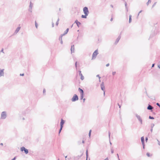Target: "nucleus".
Returning <instances> with one entry per match:
<instances>
[{
  "mask_svg": "<svg viewBox=\"0 0 160 160\" xmlns=\"http://www.w3.org/2000/svg\"><path fill=\"white\" fill-rule=\"evenodd\" d=\"M83 11L85 15H82V18H86L87 16H88L89 13V11L88 9V8L87 7H85L83 8Z\"/></svg>",
  "mask_w": 160,
  "mask_h": 160,
  "instance_id": "1",
  "label": "nucleus"
},
{
  "mask_svg": "<svg viewBox=\"0 0 160 160\" xmlns=\"http://www.w3.org/2000/svg\"><path fill=\"white\" fill-rule=\"evenodd\" d=\"M98 54V52L97 50H96L93 53L92 56V59H94L96 58Z\"/></svg>",
  "mask_w": 160,
  "mask_h": 160,
  "instance_id": "2",
  "label": "nucleus"
},
{
  "mask_svg": "<svg viewBox=\"0 0 160 160\" xmlns=\"http://www.w3.org/2000/svg\"><path fill=\"white\" fill-rule=\"evenodd\" d=\"M78 97L76 94H74L72 99V102H75L78 100Z\"/></svg>",
  "mask_w": 160,
  "mask_h": 160,
  "instance_id": "3",
  "label": "nucleus"
},
{
  "mask_svg": "<svg viewBox=\"0 0 160 160\" xmlns=\"http://www.w3.org/2000/svg\"><path fill=\"white\" fill-rule=\"evenodd\" d=\"M64 121L62 119H61V122H60L61 128H60V130H59V133L61 132V131L62 129V128L63 127V125L64 124Z\"/></svg>",
  "mask_w": 160,
  "mask_h": 160,
  "instance_id": "4",
  "label": "nucleus"
},
{
  "mask_svg": "<svg viewBox=\"0 0 160 160\" xmlns=\"http://www.w3.org/2000/svg\"><path fill=\"white\" fill-rule=\"evenodd\" d=\"M20 150L22 152H23L24 151V152L26 154H27L28 152V150L23 147L21 148Z\"/></svg>",
  "mask_w": 160,
  "mask_h": 160,
  "instance_id": "5",
  "label": "nucleus"
},
{
  "mask_svg": "<svg viewBox=\"0 0 160 160\" xmlns=\"http://www.w3.org/2000/svg\"><path fill=\"white\" fill-rule=\"evenodd\" d=\"M6 112H2L1 114V118L2 119H4L6 118Z\"/></svg>",
  "mask_w": 160,
  "mask_h": 160,
  "instance_id": "6",
  "label": "nucleus"
},
{
  "mask_svg": "<svg viewBox=\"0 0 160 160\" xmlns=\"http://www.w3.org/2000/svg\"><path fill=\"white\" fill-rule=\"evenodd\" d=\"M79 74L81 76V79L82 80H83L84 79V77L83 76L82 73L81 72V71H79Z\"/></svg>",
  "mask_w": 160,
  "mask_h": 160,
  "instance_id": "7",
  "label": "nucleus"
},
{
  "mask_svg": "<svg viewBox=\"0 0 160 160\" xmlns=\"http://www.w3.org/2000/svg\"><path fill=\"white\" fill-rule=\"evenodd\" d=\"M141 141H142V144L143 145V148H144V138L143 137H141Z\"/></svg>",
  "mask_w": 160,
  "mask_h": 160,
  "instance_id": "8",
  "label": "nucleus"
},
{
  "mask_svg": "<svg viewBox=\"0 0 160 160\" xmlns=\"http://www.w3.org/2000/svg\"><path fill=\"white\" fill-rule=\"evenodd\" d=\"M101 89L104 91L105 89V87L103 83H102L101 85Z\"/></svg>",
  "mask_w": 160,
  "mask_h": 160,
  "instance_id": "9",
  "label": "nucleus"
},
{
  "mask_svg": "<svg viewBox=\"0 0 160 160\" xmlns=\"http://www.w3.org/2000/svg\"><path fill=\"white\" fill-rule=\"evenodd\" d=\"M71 50V51L72 52H74V45L72 46Z\"/></svg>",
  "mask_w": 160,
  "mask_h": 160,
  "instance_id": "10",
  "label": "nucleus"
},
{
  "mask_svg": "<svg viewBox=\"0 0 160 160\" xmlns=\"http://www.w3.org/2000/svg\"><path fill=\"white\" fill-rule=\"evenodd\" d=\"M137 118L140 121L141 124H142V120L141 117L139 116H137Z\"/></svg>",
  "mask_w": 160,
  "mask_h": 160,
  "instance_id": "11",
  "label": "nucleus"
},
{
  "mask_svg": "<svg viewBox=\"0 0 160 160\" xmlns=\"http://www.w3.org/2000/svg\"><path fill=\"white\" fill-rule=\"evenodd\" d=\"M153 108L151 105H149L147 108V109L148 110H152L153 109Z\"/></svg>",
  "mask_w": 160,
  "mask_h": 160,
  "instance_id": "12",
  "label": "nucleus"
},
{
  "mask_svg": "<svg viewBox=\"0 0 160 160\" xmlns=\"http://www.w3.org/2000/svg\"><path fill=\"white\" fill-rule=\"evenodd\" d=\"M3 75V71L2 70H0V77Z\"/></svg>",
  "mask_w": 160,
  "mask_h": 160,
  "instance_id": "13",
  "label": "nucleus"
},
{
  "mask_svg": "<svg viewBox=\"0 0 160 160\" xmlns=\"http://www.w3.org/2000/svg\"><path fill=\"white\" fill-rule=\"evenodd\" d=\"M78 89H79V90L80 92L81 93V94H83V90L82 89H81L80 88H79Z\"/></svg>",
  "mask_w": 160,
  "mask_h": 160,
  "instance_id": "14",
  "label": "nucleus"
},
{
  "mask_svg": "<svg viewBox=\"0 0 160 160\" xmlns=\"http://www.w3.org/2000/svg\"><path fill=\"white\" fill-rule=\"evenodd\" d=\"M75 22L76 23L77 25L78 26L79 25H80V23L78 22L77 20L75 21Z\"/></svg>",
  "mask_w": 160,
  "mask_h": 160,
  "instance_id": "15",
  "label": "nucleus"
},
{
  "mask_svg": "<svg viewBox=\"0 0 160 160\" xmlns=\"http://www.w3.org/2000/svg\"><path fill=\"white\" fill-rule=\"evenodd\" d=\"M129 22L130 23L132 21V16L131 15H130L129 17Z\"/></svg>",
  "mask_w": 160,
  "mask_h": 160,
  "instance_id": "16",
  "label": "nucleus"
},
{
  "mask_svg": "<svg viewBox=\"0 0 160 160\" xmlns=\"http://www.w3.org/2000/svg\"><path fill=\"white\" fill-rule=\"evenodd\" d=\"M20 27H19L18 28H17V29H16V31H15V32H16V33L18 32L20 30Z\"/></svg>",
  "mask_w": 160,
  "mask_h": 160,
  "instance_id": "17",
  "label": "nucleus"
},
{
  "mask_svg": "<svg viewBox=\"0 0 160 160\" xmlns=\"http://www.w3.org/2000/svg\"><path fill=\"white\" fill-rule=\"evenodd\" d=\"M119 39H120V38H118L117 39L116 41L115 42V43L116 44L119 41Z\"/></svg>",
  "mask_w": 160,
  "mask_h": 160,
  "instance_id": "18",
  "label": "nucleus"
},
{
  "mask_svg": "<svg viewBox=\"0 0 160 160\" xmlns=\"http://www.w3.org/2000/svg\"><path fill=\"white\" fill-rule=\"evenodd\" d=\"M68 31H69V29L68 28H67L66 29V30L65 31V32L64 34H66L68 32Z\"/></svg>",
  "mask_w": 160,
  "mask_h": 160,
  "instance_id": "19",
  "label": "nucleus"
},
{
  "mask_svg": "<svg viewBox=\"0 0 160 160\" xmlns=\"http://www.w3.org/2000/svg\"><path fill=\"white\" fill-rule=\"evenodd\" d=\"M59 19H58L56 23V26H58V23H59Z\"/></svg>",
  "mask_w": 160,
  "mask_h": 160,
  "instance_id": "20",
  "label": "nucleus"
},
{
  "mask_svg": "<svg viewBox=\"0 0 160 160\" xmlns=\"http://www.w3.org/2000/svg\"><path fill=\"white\" fill-rule=\"evenodd\" d=\"M83 94H81V99H82L83 98Z\"/></svg>",
  "mask_w": 160,
  "mask_h": 160,
  "instance_id": "21",
  "label": "nucleus"
},
{
  "mask_svg": "<svg viewBox=\"0 0 160 160\" xmlns=\"http://www.w3.org/2000/svg\"><path fill=\"white\" fill-rule=\"evenodd\" d=\"M91 130H90L89 131V137H90L91 134Z\"/></svg>",
  "mask_w": 160,
  "mask_h": 160,
  "instance_id": "22",
  "label": "nucleus"
},
{
  "mask_svg": "<svg viewBox=\"0 0 160 160\" xmlns=\"http://www.w3.org/2000/svg\"><path fill=\"white\" fill-rule=\"evenodd\" d=\"M147 155L148 157H150V153H149V152H147Z\"/></svg>",
  "mask_w": 160,
  "mask_h": 160,
  "instance_id": "23",
  "label": "nucleus"
},
{
  "mask_svg": "<svg viewBox=\"0 0 160 160\" xmlns=\"http://www.w3.org/2000/svg\"><path fill=\"white\" fill-rule=\"evenodd\" d=\"M35 25L36 28H38V24L36 22H35Z\"/></svg>",
  "mask_w": 160,
  "mask_h": 160,
  "instance_id": "24",
  "label": "nucleus"
},
{
  "mask_svg": "<svg viewBox=\"0 0 160 160\" xmlns=\"http://www.w3.org/2000/svg\"><path fill=\"white\" fill-rule=\"evenodd\" d=\"M149 119H154V118H153V117H151V116H150L149 117Z\"/></svg>",
  "mask_w": 160,
  "mask_h": 160,
  "instance_id": "25",
  "label": "nucleus"
},
{
  "mask_svg": "<svg viewBox=\"0 0 160 160\" xmlns=\"http://www.w3.org/2000/svg\"><path fill=\"white\" fill-rule=\"evenodd\" d=\"M115 74H116V72H112L113 75H115Z\"/></svg>",
  "mask_w": 160,
  "mask_h": 160,
  "instance_id": "26",
  "label": "nucleus"
},
{
  "mask_svg": "<svg viewBox=\"0 0 160 160\" xmlns=\"http://www.w3.org/2000/svg\"><path fill=\"white\" fill-rule=\"evenodd\" d=\"M157 105L160 108V105L158 103H157Z\"/></svg>",
  "mask_w": 160,
  "mask_h": 160,
  "instance_id": "27",
  "label": "nucleus"
},
{
  "mask_svg": "<svg viewBox=\"0 0 160 160\" xmlns=\"http://www.w3.org/2000/svg\"><path fill=\"white\" fill-rule=\"evenodd\" d=\"M109 65V63H108L106 65V66L107 67H108Z\"/></svg>",
  "mask_w": 160,
  "mask_h": 160,
  "instance_id": "28",
  "label": "nucleus"
},
{
  "mask_svg": "<svg viewBox=\"0 0 160 160\" xmlns=\"http://www.w3.org/2000/svg\"><path fill=\"white\" fill-rule=\"evenodd\" d=\"M20 76H23L24 75V74L23 73L22 74H20Z\"/></svg>",
  "mask_w": 160,
  "mask_h": 160,
  "instance_id": "29",
  "label": "nucleus"
},
{
  "mask_svg": "<svg viewBox=\"0 0 160 160\" xmlns=\"http://www.w3.org/2000/svg\"><path fill=\"white\" fill-rule=\"evenodd\" d=\"M1 52L3 53V49H2V50H1Z\"/></svg>",
  "mask_w": 160,
  "mask_h": 160,
  "instance_id": "30",
  "label": "nucleus"
},
{
  "mask_svg": "<svg viewBox=\"0 0 160 160\" xmlns=\"http://www.w3.org/2000/svg\"><path fill=\"white\" fill-rule=\"evenodd\" d=\"M112 20H113V18H111V19L110 20H111V21H112Z\"/></svg>",
  "mask_w": 160,
  "mask_h": 160,
  "instance_id": "31",
  "label": "nucleus"
},
{
  "mask_svg": "<svg viewBox=\"0 0 160 160\" xmlns=\"http://www.w3.org/2000/svg\"><path fill=\"white\" fill-rule=\"evenodd\" d=\"M158 144L160 145V142L159 141H158Z\"/></svg>",
  "mask_w": 160,
  "mask_h": 160,
  "instance_id": "32",
  "label": "nucleus"
},
{
  "mask_svg": "<svg viewBox=\"0 0 160 160\" xmlns=\"http://www.w3.org/2000/svg\"><path fill=\"white\" fill-rule=\"evenodd\" d=\"M15 158H13L12 160H15Z\"/></svg>",
  "mask_w": 160,
  "mask_h": 160,
  "instance_id": "33",
  "label": "nucleus"
},
{
  "mask_svg": "<svg viewBox=\"0 0 160 160\" xmlns=\"http://www.w3.org/2000/svg\"><path fill=\"white\" fill-rule=\"evenodd\" d=\"M158 67L160 68V65L158 66Z\"/></svg>",
  "mask_w": 160,
  "mask_h": 160,
  "instance_id": "34",
  "label": "nucleus"
},
{
  "mask_svg": "<svg viewBox=\"0 0 160 160\" xmlns=\"http://www.w3.org/2000/svg\"><path fill=\"white\" fill-rule=\"evenodd\" d=\"M154 64H153L152 65V67H153L154 66Z\"/></svg>",
  "mask_w": 160,
  "mask_h": 160,
  "instance_id": "35",
  "label": "nucleus"
},
{
  "mask_svg": "<svg viewBox=\"0 0 160 160\" xmlns=\"http://www.w3.org/2000/svg\"><path fill=\"white\" fill-rule=\"evenodd\" d=\"M146 141H147V140H148V138H146Z\"/></svg>",
  "mask_w": 160,
  "mask_h": 160,
  "instance_id": "36",
  "label": "nucleus"
},
{
  "mask_svg": "<svg viewBox=\"0 0 160 160\" xmlns=\"http://www.w3.org/2000/svg\"><path fill=\"white\" fill-rule=\"evenodd\" d=\"M77 62H76V63H75V64H76V67H77Z\"/></svg>",
  "mask_w": 160,
  "mask_h": 160,
  "instance_id": "37",
  "label": "nucleus"
},
{
  "mask_svg": "<svg viewBox=\"0 0 160 160\" xmlns=\"http://www.w3.org/2000/svg\"><path fill=\"white\" fill-rule=\"evenodd\" d=\"M84 141L83 140V141H82V143H84Z\"/></svg>",
  "mask_w": 160,
  "mask_h": 160,
  "instance_id": "38",
  "label": "nucleus"
},
{
  "mask_svg": "<svg viewBox=\"0 0 160 160\" xmlns=\"http://www.w3.org/2000/svg\"><path fill=\"white\" fill-rule=\"evenodd\" d=\"M52 27H54V25H53V23L52 24Z\"/></svg>",
  "mask_w": 160,
  "mask_h": 160,
  "instance_id": "39",
  "label": "nucleus"
},
{
  "mask_svg": "<svg viewBox=\"0 0 160 160\" xmlns=\"http://www.w3.org/2000/svg\"><path fill=\"white\" fill-rule=\"evenodd\" d=\"M0 145H3V144L2 143H1L0 144Z\"/></svg>",
  "mask_w": 160,
  "mask_h": 160,
  "instance_id": "40",
  "label": "nucleus"
},
{
  "mask_svg": "<svg viewBox=\"0 0 160 160\" xmlns=\"http://www.w3.org/2000/svg\"><path fill=\"white\" fill-rule=\"evenodd\" d=\"M141 11H140L139 12V14L141 12Z\"/></svg>",
  "mask_w": 160,
  "mask_h": 160,
  "instance_id": "41",
  "label": "nucleus"
},
{
  "mask_svg": "<svg viewBox=\"0 0 160 160\" xmlns=\"http://www.w3.org/2000/svg\"><path fill=\"white\" fill-rule=\"evenodd\" d=\"M43 92H45V91H44V90L43 91Z\"/></svg>",
  "mask_w": 160,
  "mask_h": 160,
  "instance_id": "42",
  "label": "nucleus"
},
{
  "mask_svg": "<svg viewBox=\"0 0 160 160\" xmlns=\"http://www.w3.org/2000/svg\"><path fill=\"white\" fill-rule=\"evenodd\" d=\"M43 92H45V91H44V90L43 91Z\"/></svg>",
  "mask_w": 160,
  "mask_h": 160,
  "instance_id": "43",
  "label": "nucleus"
}]
</instances>
